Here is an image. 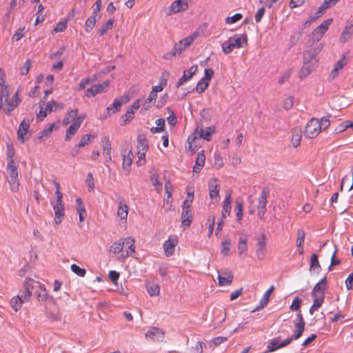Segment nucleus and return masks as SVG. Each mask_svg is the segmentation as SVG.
<instances>
[{
  "instance_id": "60",
  "label": "nucleus",
  "mask_w": 353,
  "mask_h": 353,
  "mask_svg": "<svg viewBox=\"0 0 353 353\" xmlns=\"http://www.w3.org/2000/svg\"><path fill=\"white\" fill-rule=\"evenodd\" d=\"M243 18V15L241 13H236L232 17H228L225 19L226 24H233L238 22Z\"/></svg>"
},
{
  "instance_id": "14",
  "label": "nucleus",
  "mask_w": 353,
  "mask_h": 353,
  "mask_svg": "<svg viewBox=\"0 0 353 353\" xmlns=\"http://www.w3.org/2000/svg\"><path fill=\"white\" fill-rule=\"evenodd\" d=\"M137 149L138 161L137 164L138 166H141L145 163V154L148 150L147 141L145 139L139 140Z\"/></svg>"
},
{
  "instance_id": "39",
  "label": "nucleus",
  "mask_w": 353,
  "mask_h": 353,
  "mask_svg": "<svg viewBox=\"0 0 353 353\" xmlns=\"http://www.w3.org/2000/svg\"><path fill=\"white\" fill-rule=\"evenodd\" d=\"M24 302H26V301H24V299H23V294H22L21 296H14L13 298H12L10 300V305H11L12 309L15 312H18L21 308L22 304Z\"/></svg>"
},
{
  "instance_id": "25",
  "label": "nucleus",
  "mask_w": 353,
  "mask_h": 353,
  "mask_svg": "<svg viewBox=\"0 0 353 353\" xmlns=\"http://www.w3.org/2000/svg\"><path fill=\"white\" fill-rule=\"evenodd\" d=\"M302 134V129L300 127H295L291 130L290 142L294 148H297L300 145Z\"/></svg>"
},
{
  "instance_id": "5",
  "label": "nucleus",
  "mask_w": 353,
  "mask_h": 353,
  "mask_svg": "<svg viewBox=\"0 0 353 353\" xmlns=\"http://www.w3.org/2000/svg\"><path fill=\"white\" fill-rule=\"evenodd\" d=\"M248 45V37L245 34H235L224 41L222 50L225 54H230L234 48H241Z\"/></svg>"
},
{
  "instance_id": "33",
  "label": "nucleus",
  "mask_w": 353,
  "mask_h": 353,
  "mask_svg": "<svg viewBox=\"0 0 353 353\" xmlns=\"http://www.w3.org/2000/svg\"><path fill=\"white\" fill-rule=\"evenodd\" d=\"M232 197L231 194H228L227 196L225 198L223 203V207H222V212H221V216L223 219H225L230 214L231 208H232Z\"/></svg>"
},
{
  "instance_id": "8",
  "label": "nucleus",
  "mask_w": 353,
  "mask_h": 353,
  "mask_svg": "<svg viewBox=\"0 0 353 353\" xmlns=\"http://www.w3.org/2000/svg\"><path fill=\"white\" fill-rule=\"evenodd\" d=\"M23 287L25 291L23 294L24 301H29L32 294L37 288H41V282L34 280L32 278H27L24 281Z\"/></svg>"
},
{
  "instance_id": "12",
  "label": "nucleus",
  "mask_w": 353,
  "mask_h": 353,
  "mask_svg": "<svg viewBox=\"0 0 353 353\" xmlns=\"http://www.w3.org/2000/svg\"><path fill=\"white\" fill-rule=\"evenodd\" d=\"M123 163L122 168L125 174L128 175L131 170V165L134 159V154L131 148L127 147L122 151Z\"/></svg>"
},
{
  "instance_id": "17",
  "label": "nucleus",
  "mask_w": 353,
  "mask_h": 353,
  "mask_svg": "<svg viewBox=\"0 0 353 353\" xmlns=\"http://www.w3.org/2000/svg\"><path fill=\"white\" fill-rule=\"evenodd\" d=\"M30 123L28 121L23 120L19 124L17 132L18 140L23 143L26 140L29 139L30 134L29 133Z\"/></svg>"
},
{
  "instance_id": "45",
  "label": "nucleus",
  "mask_w": 353,
  "mask_h": 353,
  "mask_svg": "<svg viewBox=\"0 0 353 353\" xmlns=\"http://www.w3.org/2000/svg\"><path fill=\"white\" fill-rule=\"evenodd\" d=\"M294 327L295 330L292 337L293 338V339L297 340L301 336L302 334L303 333L305 330V325H303L302 323H296L294 324Z\"/></svg>"
},
{
  "instance_id": "26",
  "label": "nucleus",
  "mask_w": 353,
  "mask_h": 353,
  "mask_svg": "<svg viewBox=\"0 0 353 353\" xmlns=\"http://www.w3.org/2000/svg\"><path fill=\"white\" fill-rule=\"evenodd\" d=\"M197 69V65H192L189 70H185L183 76L179 79L178 82L176 83V87L179 88L188 81L190 80L194 75V74L196 72Z\"/></svg>"
},
{
  "instance_id": "41",
  "label": "nucleus",
  "mask_w": 353,
  "mask_h": 353,
  "mask_svg": "<svg viewBox=\"0 0 353 353\" xmlns=\"http://www.w3.org/2000/svg\"><path fill=\"white\" fill-rule=\"evenodd\" d=\"M198 130L201 132V139H203L208 141L211 140V135L214 132L215 128L214 126H210L205 130L198 128Z\"/></svg>"
},
{
  "instance_id": "38",
  "label": "nucleus",
  "mask_w": 353,
  "mask_h": 353,
  "mask_svg": "<svg viewBox=\"0 0 353 353\" xmlns=\"http://www.w3.org/2000/svg\"><path fill=\"white\" fill-rule=\"evenodd\" d=\"M77 203V210L79 214L80 222H83L86 217V210L85 209L83 202L81 199L77 198L76 199Z\"/></svg>"
},
{
  "instance_id": "35",
  "label": "nucleus",
  "mask_w": 353,
  "mask_h": 353,
  "mask_svg": "<svg viewBox=\"0 0 353 353\" xmlns=\"http://www.w3.org/2000/svg\"><path fill=\"white\" fill-rule=\"evenodd\" d=\"M247 241H248V238L245 235H241L239 237V242L238 244V251H239V256L241 257H244L247 255V250H248Z\"/></svg>"
},
{
  "instance_id": "3",
  "label": "nucleus",
  "mask_w": 353,
  "mask_h": 353,
  "mask_svg": "<svg viewBox=\"0 0 353 353\" xmlns=\"http://www.w3.org/2000/svg\"><path fill=\"white\" fill-rule=\"evenodd\" d=\"M330 125L329 117H323L319 119L312 118L307 123L303 132L304 136L307 139L316 137L322 130L327 129Z\"/></svg>"
},
{
  "instance_id": "49",
  "label": "nucleus",
  "mask_w": 353,
  "mask_h": 353,
  "mask_svg": "<svg viewBox=\"0 0 353 353\" xmlns=\"http://www.w3.org/2000/svg\"><path fill=\"white\" fill-rule=\"evenodd\" d=\"M114 20L112 19H109L108 21L103 24L99 30V34L100 36L103 35L106 33V32L109 30H111L113 28Z\"/></svg>"
},
{
  "instance_id": "53",
  "label": "nucleus",
  "mask_w": 353,
  "mask_h": 353,
  "mask_svg": "<svg viewBox=\"0 0 353 353\" xmlns=\"http://www.w3.org/2000/svg\"><path fill=\"white\" fill-rule=\"evenodd\" d=\"M305 239V232L303 229L301 228L297 230V238L296 240V247H301L303 245Z\"/></svg>"
},
{
  "instance_id": "18",
  "label": "nucleus",
  "mask_w": 353,
  "mask_h": 353,
  "mask_svg": "<svg viewBox=\"0 0 353 353\" xmlns=\"http://www.w3.org/2000/svg\"><path fill=\"white\" fill-rule=\"evenodd\" d=\"M178 244V238L176 236H171L163 245V251L166 256H171L174 254L175 247Z\"/></svg>"
},
{
  "instance_id": "56",
  "label": "nucleus",
  "mask_w": 353,
  "mask_h": 353,
  "mask_svg": "<svg viewBox=\"0 0 353 353\" xmlns=\"http://www.w3.org/2000/svg\"><path fill=\"white\" fill-rule=\"evenodd\" d=\"M230 245H231V241L229 239H225L222 242L221 253L223 255L227 256L229 254L230 250Z\"/></svg>"
},
{
  "instance_id": "22",
  "label": "nucleus",
  "mask_w": 353,
  "mask_h": 353,
  "mask_svg": "<svg viewBox=\"0 0 353 353\" xmlns=\"http://www.w3.org/2000/svg\"><path fill=\"white\" fill-rule=\"evenodd\" d=\"M200 133L201 132H199L198 128H196L188 138V145L186 146V149L192 153L194 152L195 148L198 146V141L201 139Z\"/></svg>"
},
{
  "instance_id": "55",
  "label": "nucleus",
  "mask_w": 353,
  "mask_h": 353,
  "mask_svg": "<svg viewBox=\"0 0 353 353\" xmlns=\"http://www.w3.org/2000/svg\"><path fill=\"white\" fill-rule=\"evenodd\" d=\"M94 137H95L94 136H92L90 134H85V135H83L81 138L79 143L77 144L78 147L83 148L85 145H88L91 142V140L92 139H94Z\"/></svg>"
},
{
  "instance_id": "10",
  "label": "nucleus",
  "mask_w": 353,
  "mask_h": 353,
  "mask_svg": "<svg viewBox=\"0 0 353 353\" xmlns=\"http://www.w3.org/2000/svg\"><path fill=\"white\" fill-rule=\"evenodd\" d=\"M333 21L332 18L323 21L318 27H316L312 32V39L313 41H319L328 30L329 26Z\"/></svg>"
},
{
  "instance_id": "61",
  "label": "nucleus",
  "mask_w": 353,
  "mask_h": 353,
  "mask_svg": "<svg viewBox=\"0 0 353 353\" xmlns=\"http://www.w3.org/2000/svg\"><path fill=\"white\" fill-rule=\"evenodd\" d=\"M235 210L236 211V220L240 222L243 218V204L241 202H236Z\"/></svg>"
},
{
  "instance_id": "24",
  "label": "nucleus",
  "mask_w": 353,
  "mask_h": 353,
  "mask_svg": "<svg viewBox=\"0 0 353 353\" xmlns=\"http://www.w3.org/2000/svg\"><path fill=\"white\" fill-rule=\"evenodd\" d=\"M257 248L256 250V255L259 260H263L266 254V239L265 234L261 236V238L258 240L256 243Z\"/></svg>"
},
{
  "instance_id": "64",
  "label": "nucleus",
  "mask_w": 353,
  "mask_h": 353,
  "mask_svg": "<svg viewBox=\"0 0 353 353\" xmlns=\"http://www.w3.org/2000/svg\"><path fill=\"white\" fill-rule=\"evenodd\" d=\"M25 36V28H19L12 36V41H18Z\"/></svg>"
},
{
  "instance_id": "46",
  "label": "nucleus",
  "mask_w": 353,
  "mask_h": 353,
  "mask_svg": "<svg viewBox=\"0 0 353 353\" xmlns=\"http://www.w3.org/2000/svg\"><path fill=\"white\" fill-rule=\"evenodd\" d=\"M314 66L309 64H303L300 71H299V77L301 79H303L308 76L312 71Z\"/></svg>"
},
{
  "instance_id": "1",
  "label": "nucleus",
  "mask_w": 353,
  "mask_h": 353,
  "mask_svg": "<svg viewBox=\"0 0 353 353\" xmlns=\"http://www.w3.org/2000/svg\"><path fill=\"white\" fill-rule=\"evenodd\" d=\"M0 82V110L7 115H10L12 111L19 105L21 99L19 98V90H17L10 97V87L6 85L3 80Z\"/></svg>"
},
{
  "instance_id": "59",
  "label": "nucleus",
  "mask_w": 353,
  "mask_h": 353,
  "mask_svg": "<svg viewBox=\"0 0 353 353\" xmlns=\"http://www.w3.org/2000/svg\"><path fill=\"white\" fill-rule=\"evenodd\" d=\"M157 127L152 128L151 132L152 133H158L163 130L165 125V120L163 119H159L156 121Z\"/></svg>"
},
{
  "instance_id": "52",
  "label": "nucleus",
  "mask_w": 353,
  "mask_h": 353,
  "mask_svg": "<svg viewBox=\"0 0 353 353\" xmlns=\"http://www.w3.org/2000/svg\"><path fill=\"white\" fill-rule=\"evenodd\" d=\"M215 223V216L214 214L210 216L207 220L208 236L210 237L213 233Z\"/></svg>"
},
{
  "instance_id": "16",
  "label": "nucleus",
  "mask_w": 353,
  "mask_h": 353,
  "mask_svg": "<svg viewBox=\"0 0 353 353\" xmlns=\"http://www.w3.org/2000/svg\"><path fill=\"white\" fill-rule=\"evenodd\" d=\"M219 285L220 286L230 285L234 279V275L232 271L228 269L218 271Z\"/></svg>"
},
{
  "instance_id": "37",
  "label": "nucleus",
  "mask_w": 353,
  "mask_h": 353,
  "mask_svg": "<svg viewBox=\"0 0 353 353\" xmlns=\"http://www.w3.org/2000/svg\"><path fill=\"white\" fill-rule=\"evenodd\" d=\"M326 288V279H322L317 284L315 285L312 292V296L324 295V290Z\"/></svg>"
},
{
  "instance_id": "15",
  "label": "nucleus",
  "mask_w": 353,
  "mask_h": 353,
  "mask_svg": "<svg viewBox=\"0 0 353 353\" xmlns=\"http://www.w3.org/2000/svg\"><path fill=\"white\" fill-rule=\"evenodd\" d=\"M109 88V81H105L102 83L93 85L90 88L85 91V96L88 97H92L97 94L105 92Z\"/></svg>"
},
{
  "instance_id": "29",
  "label": "nucleus",
  "mask_w": 353,
  "mask_h": 353,
  "mask_svg": "<svg viewBox=\"0 0 353 353\" xmlns=\"http://www.w3.org/2000/svg\"><path fill=\"white\" fill-rule=\"evenodd\" d=\"M274 290V286L271 285L269 289L263 294V296L261 297L259 305L256 307L254 310H252V312L259 311L263 308H264L268 303L270 296Z\"/></svg>"
},
{
  "instance_id": "31",
  "label": "nucleus",
  "mask_w": 353,
  "mask_h": 353,
  "mask_svg": "<svg viewBox=\"0 0 353 353\" xmlns=\"http://www.w3.org/2000/svg\"><path fill=\"white\" fill-rule=\"evenodd\" d=\"M103 143V155L106 159V162H110L112 161L111 157V142L108 137H104L102 139Z\"/></svg>"
},
{
  "instance_id": "9",
  "label": "nucleus",
  "mask_w": 353,
  "mask_h": 353,
  "mask_svg": "<svg viewBox=\"0 0 353 353\" xmlns=\"http://www.w3.org/2000/svg\"><path fill=\"white\" fill-rule=\"evenodd\" d=\"M190 0H176L168 8L167 15L177 14L186 11L189 8Z\"/></svg>"
},
{
  "instance_id": "23",
  "label": "nucleus",
  "mask_w": 353,
  "mask_h": 353,
  "mask_svg": "<svg viewBox=\"0 0 353 353\" xmlns=\"http://www.w3.org/2000/svg\"><path fill=\"white\" fill-rule=\"evenodd\" d=\"M83 119H84V117H78L73 121L72 125L67 130L66 134L65 137V141H69L71 139V137L73 135H74V134L77 132V130L80 128Z\"/></svg>"
},
{
  "instance_id": "42",
  "label": "nucleus",
  "mask_w": 353,
  "mask_h": 353,
  "mask_svg": "<svg viewBox=\"0 0 353 353\" xmlns=\"http://www.w3.org/2000/svg\"><path fill=\"white\" fill-rule=\"evenodd\" d=\"M157 96L152 92H150L149 96L144 100L142 103V107L145 110L150 109L155 103Z\"/></svg>"
},
{
  "instance_id": "4",
  "label": "nucleus",
  "mask_w": 353,
  "mask_h": 353,
  "mask_svg": "<svg viewBox=\"0 0 353 353\" xmlns=\"http://www.w3.org/2000/svg\"><path fill=\"white\" fill-rule=\"evenodd\" d=\"M269 195V190L266 188H263L260 193V195L258 198L257 205L255 208L254 205V201L252 195H250L248 198L250 205L248 207L249 213L250 214H254L255 210H257L258 217L263 220L264 219L265 214L266 212V205L268 203V197Z\"/></svg>"
},
{
  "instance_id": "57",
  "label": "nucleus",
  "mask_w": 353,
  "mask_h": 353,
  "mask_svg": "<svg viewBox=\"0 0 353 353\" xmlns=\"http://www.w3.org/2000/svg\"><path fill=\"white\" fill-rule=\"evenodd\" d=\"M280 341H281V337H276V339H273L271 342H270L267 346L269 352H274V351L279 349L280 348V346H279Z\"/></svg>"
},
{
  "instance_id": "40",
  "label": "nucleus",
  "mask_w": 353,
  "mask_h": 353,
  "mask_svg": "<svg viewBox=\"0 0 353 353\" xmlns=\"http://www.w3.org/2000/svg\"><path fill=\"white\" fill-rule=\"evenodd\" d=\"M39 301H45L47 299L48 294L43 284L41 283V288H37L34 292Z\"/></svg>"
},
{
  "instance_id": "32",
  "label": "nucleus",
  "mask_w": 353,
  "mask_h": 353,
  "mask_svg": "<svg viewBox=\"0 0 353 353\" xmlns=\"http://www.w3.org/2000/svg\"><path fill=\"white\" fill-rule=\"evenodd\" d=\"M205 157L204 151H201L197 154L195 165L193 167V172L199 173L205 165Z\"/></svg>"
},
{
  "instance_id": "44",
  "label": "nucleus",
  "mask_w": 353,
  "mask_h": 353,
  "mask_svg": "<svg viewBox=\"0 0 353 353\" xmlns=\"http://www.w3.org/2000/svg\"><path fill=\"white\" fill-rule=\"evenodd\" d=\"M167 85V79L166 78H161L159 80V84L157 85H154L152 88V90L150 92L153 93L156 96H157V93L161 92Z\"/></svg>"
},
{
  "instance_id": "47",
  "label": "nucleus",
  "mask_w": 353,
  "mask_h": 353,
  "mask_svg": "<svg viewBox=\"0 0 353 353\" xmlns=\"http://www.w3.org/2000/svg\"><path fill=\"white\" fill-rule=\"evenodd\" d=\"M346 63L347 62L345 61V56H343L342 58L336 63L332 71L334 77L337 75L339 71L341 70L346 65Z\"/></svg>"
},
{
  "instance_id": "20",
  "label": "nucleus",
  "mask_w": 353,
  "mask_h": 353,
  "mask_svg": "<svg viewBox=\"0 0 353 353\" xmlns=\"http://www.w3.org/2000/svg\"><path fill=\"white\" fill-rule=\"evenodd\" d=\"M53 210L54 211V222L57 225L62 222L65 216V208L62 202H55L52 203Z\"/></svg>"
},
{
  "instance_id": "21",
  "label": "nucleus",
  "mask_w": 353,
  "mask_h": 353,
  "mask_svg": "<svg viewBox=\"0 0 353 353\" xmlns=\"http://www.w3.org/2000/svg\"><path fill=\"white\" fill-rule=\"evenodd\" d=\"M145 336L147 339L162 341L164 338V332L159 327H152L145 333Z\"/></svg>"
},
{
  "instance_id": "30",
  "label": "nucleus",
  "mask_w": 353,
  "mask_h": 353,
  "mask_svg": "<svg viewBox=\"0 0 353 353\" xmlns=\"http://www.w3.org/2000/svg\"><path fill=\"white\" fill-rule=\"evenodd\" d=\"M353 35V24L347 22L340 36V41L345 43Z\"/></svg>"
},
{
  "instance_id": "11",
  "label": "nucleus",
  "mask_w": 353,
  "mask_h": 353,
  "mask_svg": "<svg viewBox=\"0 0 353 353\" xmlns=\"http://www.w3.org/2000/svg\"><path fill=\"white\" fill-rule=\"evenodd\" d=\"M209 196L212 203H217L220 200V183L215 178L211 179L208 182Z\"/></svg>"
},
{
  "instance_id": "51",
  "label": "nucleus",
  "mask_w": 353,
  "mask_h": 353,
  "mask_svg": "<svg viewBox=\"0 0 353 353\" xmlns=\"http://www.w3.org/2000/svg\"><path fill=\"white\" fill-rule=\"evenodd\" d=\"M147 291L151 296H158L160 293L159 285L150 283L147 285Z\"/></svg>"
},
{
  "instance_id": "13",
  "label": "nucleus",
  "mask_w": 353,
  "mask_h": 353,
  "mask_svg": "<svg viewBox=\"0 0 353 353\" xmlns=\"http://www.w3.org/2000/svg\"><path fill=\"white\" fill-rule=\"evenodd\" d=\"M197 36V33H194L193 34L180 40L174 46L175 53H178V55H180L188 47H189L192 43Z\"/></svg>"
},
{
  "instance_id": "54",
  "label": "nucleus",
  "mask_w": 353,
  "mask_h": 353,
  "mask_svg": "<svg viewBox=\"0 0 353 353\" xmlns=\"http://www.w3.org/2000/svg\"><path fill=\"white\" fill-rule=\"evenodd\" d=\"M210 83L201 79L196 84V91L199 94L203 93L209 86Z\"/></svg>"
},
{
  "instance_id": "34",
  "label": "nucleus",
  "mask_w": 353,
  "mask_h": 353,
  "mask_svg": "<svg viewBox=\"0 0 353 353\" xmlns=\"http://www.w3.org/2000/svg\"><path fill=\"white\" fill-rule=\"evenodd\" d=\"M7 166H14L17 165L15 162L16 156L15 150L13 146L10 144H7V152H6Z\"/></svg>"
},
{
  "instance_id": "63",
  "label": "nucleus",
  "mask_w": 353,
  "mask_h": 353,
  "mask_svg": "<svg viewBox=\"0 0 353 353\" xmlns=\"http://www.w3.org/2000/svg\"><path fill=\"white\" fill-rule=\"evenodd\" d=\"M71 270L74 274H76L79 276H81V277L84 276L86 273V271L85 269L80 268L79 265H77L76 264H72L71 265Z\"/></svg>"
},
{
  "instance_id": "36",
  "label": "nucleus",
  "mask_w": 353,
  "mask_h": 353,
  "mask_svg": "<svg viewBox=\"0 0 353 353\" xmlns=\"http://www.w3.org/2000/svg\"><path fill=\"white\" fill-rule=\"evenodd\" d=\"M313 297V304L310 308V314H313L314 312L318 310L322 305L324 301L325 295H319V296H312Z\"/></svg>"
},
{
  "instance_id": "58",
  "label": "nucleus",
  "mask_w": 353,
  "mask_h": 353,
  "mask_svg": "<svg viewBox=\"0 0 353 353\" xmlns=\"http://www.w3.org/2000/svg\"><path fill=\"white\" fill-rule=\"evenodd\" d=\"M150 181L158 192H161L162 190V184L159 182L158 175L157 174L154 173L151 175Z\"/></svg>"
},
{
  "instance_id": "19",
  "label": "nucleus",
  "mask_w": 353,
  "mask_h": 353,
  "mask_svg": "<svg viewBox=\"0 0 353 353\" xmlns=\"http://www.w3.org/2000/svg\"><path fill=\"white\" fill-rule=\"evenodd\" d=\"M128 210L129 207L123 200H121L118 202L117 216L119 217V221L121 223L126 224L128 216Z\"/></svg>"
},
{
  "instance_id": "6",
  "label": "nucleus",
  "mask_w": 353,
  "mask_h": 353,
  "mask_svg": "<svg viewBox=\"0 0 353 353\" xmlns=\"http://www.w3.org/2000/svg\"><path fill=\"white\" fill-rule=\"evenodd\" d=\"M17 167V165L6 167L8 182L10 185V190L13 192H18L20 186Z\"/></svg>"
},
{
  "instance_id": "7",
  "label": "nucleus",
  "mask_w": 353,
  "mask_h": 353,
  "mask_svg": "<svg viewBox=\"0 0 353 353\" xmlns=\"http://www.w3.org/2000/svg\"><path fill=\"white\" fill-rule=\"evenodd\" d=\"M323 45L322 43L316 47L305 50L303 52V63L314 66L317 62L316 56L322 50Z\"/></svg>"
},
{
  "instance_id": "48",
  "label": "nucleus",
  "mask_w": 353,
  "mask_h": 353,
  "mask_svg": "<svg viewBox=\"0 0 353 353\" xmlns=\"http://www.w3.org/2000/svg\"><path fill=\"white\" fill-rule=\"evenodd\" d=\"M97 16L93 15L92 17H89L87 19L85 23V30L87 32H90L93 28L94 27L96 22H97Z\"/></svg>"
},
{
  "instance_id": "62",
  "label": "nucleus",
  "mask_w": 353,
  "mask_h": 353,
  "mask_svg": "<svg viewBox=\"0 0 353 353\" xmlns=\"http://www.w3.org/2000/svg\"><path fill=\"white\" fill-rule=\"evenodd\" d=\"M31 65H32L31 60L30 59H27L26 61V62L24 63L22 67H21L20 69H19L20 74H22V75L27 74L29 72V71H30Z\"/></svg>"
},
{
  "instance_id": "2",
  "label": "nucleus",
  "mask_w": 353,
  "mask_h": 353,
  "mask_svg": "<svg viewBox=\"0 0 353 353\" xmlns=\"http://www.w3.org/2000/svg\"><path fill=\"white\" fill-rule=\"evenodd\" d=\"M135 241L131 236L121 238L114 242L110 251L114 255H117L119 261L124 262L127 258L135 252Z\"/></svg>"
},
{
  "instance_id": "50",
  "label": "nucleus",
  "mask_w": 353,
  "mask_h": 353,
  "mask_svg": "<svg viewBox=\"0 0 353 353\" xmlns=\"http://www.w3.org/2000/svg\"><path fill=\"white\" fill-rule=\"evenodd\" d=\"M77 110H72L68 112L67 116L63 120V124L64 125H68L71 121H73L76 118H77Z\"/></svg>"
},
{
  "instance_id": "43",
  "label": "nucleus",
  "mask_w": 353,
  "mask_h": 353,
  "mask_svg": "<svg viewBox=\"0 0 353 353\" xmlns=\"http://www.w3.org/2000/svg\"><path fill=\"white\" fill-rule=\"evenodd\" d=\"M321 268L316 254H312L310 259V270L319 273Z\"/></svg>"
},
{
  "instance_id": "27",
  "label": "nucleus",
  "mask_w": 353,
  "mask_h": 353,
  "mask_svg": "<svg viewBox=\"0 0 353 353\" xmlns=\"http://www.w3.org/2000/svg\"><path fill=\"white\" fill-rule=\"evenodd\" d=\"M140 106V99H137L133 102L130 107L128 108L125 114L123 116L125 124H127L134 118L135 111H137Z\"/></svg>"
},
{
  "instance_id": "28",
  "label": "nucleus",
  "mask_w": 353,
  "mask_h": 353,
  "mask_svg": "<svg viewBox=\"0 0 353 353\" xmlns=\"http://www.w3.org/2000/svg\"><path fill=\"white\" fill-rule=\"evenodd\" d=\"M181 219L183 226L188 228L190 225L192 221V214L190 206L183 205Z\"/></svg>"
}]
</instances>
